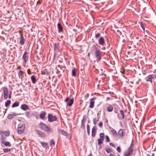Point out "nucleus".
<instances>
[{"label":"nucleus","mask_w":156,"mask_h":156,"mask_svg":"<svg viewBox=\"0 0 156 156\" xmlns=\"http://www.w3.org/2000/svg\"><path fill=\"white\" fill-rule=\"evenodd\" d=\"M96 50L95 52V56L97 58L98 61H100L101 58V51L100 49L98 48L95 47Z\"/></svg>","instance_id":"nucleus-1"},{"label":"nucleus","mask_w":156,"mask_h":156,"mask_svg":"<svg viewBox=\"0 0 156 156\" xmlns=\"http://www.w3.org/2000/svg\"><path fill=\"white\" fill-rule=\"evenodd\" d=\"M39 126L41 129L48 132L50 131V129L46 125L44 124L41 123L39 124Z\"/></svg>","instance_id":"nucleus-2"},{"label":"nucleus","mask_w":156,"mask_h":156,"mask_svg":"<svg viewBox=\"0 0 156 156\" xmlns=\"http://www.w3.org/2000/svg\"><path fill=\"white\" fill-rule=\"evenodd\" d=\"M3 92L4 99H6L9 96V90L8 89L5 87H4L2 88Z\"/></svg>","instance_id":"nucleus-3"},{"label":"nucleus","mask_w":156,"mask_h":156,"mask_svg":"<svg viewBox=\"0 0 156 156\" xmlns=\"http://www.w3.org/2000/svg\"><path fill=\"white\" fill-rule=\"evenodd\" d=\"M133 151V146L131 145L127 151L124 152V156H130L132 154Z\"/></svg>","instance_id":"nucleus-4"},{"label":"nucleus","mask_w":156,"mask_h":156,"mask_svg":"<svg viewBox=\"0 0 156 156\" xmlns=\"http://www.w3.org/2000/svg\"><path fill=\"white\" fill-rule=\"evenodd\" d=\"M28 53L27 50L26 49L23 54L22 56V59L23 61V63L26 64L28 59Z\"/></svg>","instance_id":"nucleus-5"},{"label":"nucleus","mask_w":156,"mask_h":156,"mask_svg":"<svg viewBox=\"0 0 156 156\" xmlns=\"http://www.w3.org/2000/svg\"><path fill=\"white\" fill-rule=\"evenodd\" d=\"M57 119L56 116L53 115L52 114H49L48 115V120L49 122H51L55 121Z\"/></svg>","instance_id":"nucleus-6"},{"label":"nucleus","mask_w":156,"mask_h":156,"mask_svg":"<svg viewBox=\"0 0 156 156\" xmlns=\"http://www.w3.org/2000/svg\"><path fill=\"white\" fill-rule=\"evenodd\" d=\"M65 101L67 103V105L70 106L73 104L74 100L73 99H70V98L68 97L66 99Z\"/></svg>","instance_id":"nucleus-7"},{"label":"nucleus","mask_w":156,"mask_h":156,"mask_svg":"<svg viewBox=\"0 0 156 156\" xmlns=\"http://www.w3.org/2000/svg\"><path fill=\"white\" fill-rule=\"evenodd\" d=\"M25 126L24 125H22L18 127V133L19 134H21L22 133L24 130Z\"/></svg>","instance_id":"nucleus-8"},{"label":"nucleus","mask_w":156,"mask_h":156,"mask_svg":"<svg viewBox=\"0 0 156 156\" xmlns=\"http://www.w3.org/2000/svg\"><path fill=\"white\" fill-rule=\"evenodd\" d=\"M125 134V132L123 129H120L118 133V136L120 138L122 137Z\"/></svg>","instance_id":"nucleus-9"},{"label":"nucleus","mask_w":156,"mask_h":156,"mask_svg":"<svg viewBox=\"0 0 156 156\" xmlns=\"http://www.w3.org/2000/svg\"><path fill=\"white\" fill-rule=\"evenodd\" d=\"M118 116L119 119H124V112L122 110L119 111V114H118Z\"/></svg>","instance_id":"nucleus-10"},{"label":"nucleus","mask_w":156,"mask_h":156,"mask_svg":"<svg viewBox=\"0 0 156 156\" xmlns=\"http://www.w3.org/2000/svg\"><path fill=\"white\" fill-rule=\"evenodd\" d=\"M98 43L99 45H103L105 43V40L102 37H101L98 40Z\"/></svg>","instance_id":"nucleus-11"},{"label":"nucleus","mask_w":156,"mask_h":156,"mask_svg":"<svg viewBox=\"0 0 156 156\" xmlns=\"http://www.w3.org/2000/svg\"><path fill=\"white\" fill-rule=\"evenodd\" d=\"M24 41L25 40L24 39L23 35V34H21L20 36V44L21 45H23L24 44Z\"/></svg>","instance_id":"nucleus-12"},{"label":"nucleus","mask_w":156,"mask_h":156,"mask_svg":"<svg viewBox=\"0 0 156 156\" xmlns=\"http://www.w3.org/2000/svg\"><path fill=\"white\" fill-rule=\"evenodd\" d=\"M36 132L38 135L41 137L43 138L46 136L45 134L44 133L40 131L37 130Z\"/></svg>","instance_id":"nucleus-13"},{"label":"nucleus","mask_w":156,"mask_h":156,"mask_svg":"<svg viewBox=\"0 0 156 156\" xmlns=\"http://www.w3.org/2000/svg\"><path fill=\"white\" fill-rule=\"evenodd\" d=\"M24 72L22 70H20L18 73V75L20 79H22L23 77Z\"/></svg>","instance_id":"nucleus-14"},{"label":"nucleus","mask_w":156,"mask_h":156,"mask_svg":"<svg viewBox=\"0 0 156 156\" xmlns=\"http://www.w3.org/2000/svg\"><path fill=\"white\" fill-rule=\"evenodd\" d=\"M17 115V114L16 113H14L12 114H9L7 116V118L9 119H11Z\"/></svg>","instance_id":"nucleus-15"},{"label":"nucleus","mask_w":156,"mask_h":156,"mask_svg":"<svg viewBox=\"0 0 156 156\" xmlns=\"http://www.w3.org/2000/svg\"><path fill=\"white\" fill-rule=\"evenodd\" d=\"M94 98H92L90 100V105L89 106V107L90 108H92L94 107Z\"/></svg>","instance_id":"nucleus-16"},{"label":"nucleus","mask_w":156,"mask_h":156,"mask_svg":"<svg viewBox=\"0 0 156 156\" xmlns=\"http://www.w3.org/2000/svg\"><path fill=\"white\" fill-rule=\"evenodd\" d=\"M21 108L23 110L26 111L29 109L28 106L26 104H23L21 106Z\"/></svg>","instance_id":"nucleus-17"},{"label":"nucleus","mask_w":156,"mask_h":156,"mask_svg":"<svg viewBox=\"0 0 156 156\" xmlns=\"http://www.w3.org/2000/svg\"><path fill=\"white\" fill-rule=\"evenodd\" d=\"M46 113L45 112H42L40 114V118L42 119H43L45 116V115H46Z\"/></svg>","instance_id":"nucleus-18"},{"label":"nucleus","mask_w":156,"mask_h":156,"mask_svg":"<svg viewBox=\"0 0 156 156\" xmlns=\"http://www.w3.org/2000/svg\"><path fill=\"white\" fill-rule=\"evenodd\" d=\"M147 79L146 80V81L147 82L150 81L151 83L152 82V80L153 79V77L152 75H149L147 77Z\"/></svg>","instance_id":"nucleus-19"},{"label":"nucleus","mask_w":156,"mask_h":156,"mask_svg":"<svg viewBox=\"0 0 156 156\" xmlns=\"http://www.w3.org/2000/svg\"><path fill=\"white\" fill-rule=\"evenodd\" d=\"M96 133V129L94 127H93L92 129V136L93 137H94L95 136Z\"/></svg>","instance_id":"nucleus-20"},{"label":"nucleus","mask_w":156,"mask_h":156,"mask_svg":"<svg viewBox=\"0 0 156 156\" xmlns=\"http://www.w3.org/2000/svg\"><path fill=\"white\" fill-rule=\"evenodd\" d=\"M59 132L60 133L62 134L63 135L66 136H68V133H66L65 131L63 130H60L59 131Z\"/></svg>","instance_id":"nucleus-21"},{"label":"nucleus","mask_w":156,"mask_h":156,"mask_svg":"<svg viewBox=\"0 0 156 156\" xmlns=\"http://www.w3.org/2000/svg\"><path fill=\"white\" fill-rule=\"evenodd\" d=\"M57 26L58 30L60 32L62 31L63 30V28L61 24L59 23H58L57 24Z\"/></svg>","instance_id":"nucleus-22"},{"label":"nucleus","mask_w":156,"mask_h":156,"mask_svg":"<svg viewBox=\"0 0 156 156\" xmlns=\"http://www.w3.org/2000/svg\"><path fill=\"white\" fill-rule=\"evenodd\" d=\"M31 80L33 83H35L36 82V79L34 76H32L31 77Z\"/></svg>","instance_id":"nucleus-23"},{"label":"nucleus","mask_w":156,"mask_h":156,"mask_svg":"<svg viewBox=\"0 0 156 156\" xmlns=\"http://www.w3.org/2000/svg\"><path fill=\"white\" fill-rule=\"evenodd\" d=\"M111 132L114 136H117V133L115 130L114 129L111 130Z\"/></svg>","instance_id":"nucleus-24"},{"label":"nucleus","mask_w":156,"mask_h":156,"mask_svg":"<svg viewBox=\"0 0 156 156\" xmlns=\"http://www.w3.org/2000/svg\"><path fill=\"white\" fill-rule=\"evenodd\" d=\"M76 69L75 68H73L72 71V75L73 76H76Z\"/></svg>","instance_id":"nucleus-25"},{"label":"nucleus","mask_w":156,"mask_h":156,"mask_svg":"<svg viewBox=\"0 0 156 156\" xmlns=\"http://www.w3.org/2000/svg\"><path fill=\"white\" fill-rule=\"evenodd\" d=\"M113 110V107L111 106L110 105L107 108V110L109 112H111Z\"/></svg>","instance_id":"nucleus-26"},{"label":"nucleus","mask_w":156,"mask_h":156,"mask_svg":"<svg viewBox=\"0 0 156 156\" xmlns=\"http://www.w3.org/2000/svg\"><path fill=\"white\" fill-rule=\"evenodd\" d=\"M103 139L100 138H99L98 139V145H101L103 142Z\"/></svg>","instance_id":"nucleus-27"},{"label":"nucleus","mask_w":156,"mask_h":156,"mask_svg":"<svg viewBox=\"0 0 156 156\" xmlns=\"http://www.w3.org/2000/svg\"><path fill=\"white\" fill-rule=\"evenodd\" d=\"M19 105V103L18 102H16L12 105V107L14 108L18 106Z\"/></svg>","instance_id":"nucleus-28"},{"label":"nucleus","mask_w":156,"mask_h":156,"mask_svg":"<svg viewBox=\"0 0 156 156\" xmlns=\"http://www.w3.org/2000/svg\"><path fill=\"white\" fill-rule=\"evenodd\" d=\"M54 50L56 51L58 49V44L55 43L54 44Z\"/></svg>","instance_id":"nucleus-29"},{"label":"nucleus","mask_w":156,"mask_h":156,"mask_svg":"<svg viewBox=\"0 0 156 156\" xmlns=\"http://www.w3.org/2000/svg\"><path fill=\"white\" fill-rule=\"evenodd\" d=\"M11 103V101L10 100H7L5 102V105L6 107H7Z\"/></svg>","instance_id":"nucleus-30"},{"label":"nucleus","mask_w":156,"mask_h":156,"mask_svg":"<svg viewBox=\"0 0 156 156\" xmlns=\"http://www.w3.org/2000/svg\"><path fill=\"white\" fill-rule=\"evenodd\" d=\"M105 137V135L104 133H100V139H104Z\"/></svg>","instance_id":"nucleus-31"},{"label":"nucleus","mask_w":156,"mask_h":156,"mask_svg":"<svg viewBox=\"0 0 156 156\" xmlns=\"http://www.w3.org/2000/svg\"><path fill=\"white\" fill-rule=\"evenodd\" d=\"M41 144L43 147H46L48 145V144L45 142H42L41 143Z\"/></svg>","instance_id":"nucleus-32"},{"label":"nucleus","mask_w":156,"mask_h":156,"mask_svg":"<svg viewBox=\"0 0 156 156\" xmlns=\"http://www.w3.org/2000/svg\"><path fill=\"white\" fill-rule=\"evenodd\" d=\"M4 145L5 146H11V144L10 143V142H5V143L4 144Z\"/></svg>","instance_id":"nucleus-33"},{"label":"nucleus","mask_w":156,"mask_h":156,"mask_svg":"<svg viewBox=\"0 0 156 156\" xmlns=\"http://www.w3.org/2000/svg\"><path fill=\"white\" fill-rule=\"evenodd\" d=\"M101 35V34L100 33H98L95 34V37L97 38H99Z\"/></svg>","instance_id":"nucleus-34"},{"label":"nucleus","mask_w":156,"mask_h":156,"mask_svg":"<svg viewBox=\"0 0 156 156\" xmlns=\"http://www.w3.org/2000/svg\"><path fill=\"white\" fill-rule=\"evenodd\" d=\"M50 144L51 146H52L55 144V142L53 140L51 139L50 141Z\"/></svg>","instance_id":"nucleus-35"},{"label":"nucleus","mask_w":156,"mask_h":156,"mask_svg":"<svg viewBox=\"0 0 156 156\" xmlns=\"http://www.w3.org/2000/svg\"><path fill=\"white\" fill-rule=\"evenodd\" d=\"M90 127L89 125H87V133L88 135L90 134Z\"/></svg>","instance_id":"nucleus-36"},{"label":"nucleus","mask_w":156,"mask_h":156,"mask_svg":"<svg viewBox=\"0 0 156 156\" xmlns=\"http://www.w3.org/2000/svg\"><path fill=\"white\" fill-rule=\"evenodd\" d=\"M98 120L96 118H94L93 120V123L94 124H96Z\"/></svg>","instance_id":"nucleus-37"},{"label":"nucleus","mask_w":156,"mask_h":156,"mask_svg":"<svg viewBox=\"0 0 156 156\" xmlns=\"http://www.w3.org/2000/svg\"><path fill=\"white\" fill-rule=\"evenodd\" d=\"M107 153H110L111 152L112 150L110 148H106L105 149Z\"/></svg>","instance_id":"nucleus-38"},{"label":"nucleus","mask_w":156,"mask_h":156,"mask_svg":"<svg viewBox=\"0 0 156 156\" xmlns=\"http://www.w3.org/2000/svg\"><path fill=\"white\" fill-rule=\"evenodd\" d=\"M105 139L107 142H109L110 141L109 138L108 136L106 135L105 136Z\"/></svg>","instance_id":"nucleus-39"},{"label":"nucleus","mask_w":156,"mask_h":156,"mask_svg":"<svg viewBox=\"0 0 156 156\" xmlns=\"http://www.w3.org/2000/svg\"><path fill=\"white\" fill-rule=\"evenodd\" d=\"M26 115L27 117H29L30 115V113L29 112H27L26 113Z\"/></svg>","instance_id":"nucleus-40"},{"label":"nucleus","mask_w":156,"mask_h":156,"mask_svg":"<svg viewBox=\"0 0 156 156\" xmlns=\"http://www.w3.org/2000/svg\"><path fill=\"white\" fill-rule=\"evenodd\" d=\"M140 26L142 28L143 30L144 31L145 30V28H144V25L142 23H141L140 24Z\"/></svg>","instance_id":"nucleus-41"},{"label":"nucleus","mask_w":156,"mask_h":156,"mask_svg":"<svg viewBox=\"0 0 156 156\" xmlns=\"http://www.w3.org/2000/svg\"><path fill=\"white\" fill-rule=\"evenodd\" d=\"M3 151L7 153V152H8V151H10V149H8L6 148V149H4Z\"/></svg>","instance_id":"nucleus-42"},{"label":"nucleus","mask_w":156,"mask_h":156,"mask_svg":"<svg viewBox=\"0 0 156 156\" xmlns=\"http://www.w3.org/2000/svg\"><path fill=\"white\" fill-rule=\"evenodd\" d=\"M117 151L118 152H121V148L119 147H118L117 148Z\"/></svg>","instance_id":"nucleus-43"},{"label":"nucleus","mask_w":156,"mask_h":156,"mask_svg":"<svg viewBox=\"0 0 156 156\" xmlns=\"http://www.w3.org/2000/svg\"><path fill=\"white\" fill-rule=\"evenodd\" d=\"M102 125H103V124L101 122H100L99 123V124H98V125L100 127H101L102 126Z\"/></svg>","instance_id":"nucleus-44"},{"label":"nucleus","mask_w":156,"mask_h":156,"mask_svg":"<svg viewBox=\"0 0 156 156\" xmlns=\"http://www.w3.org/2000/svg\"><path fill=\"white\" fill-rule=\"evenodd\" d=\"M110 146H112L113 147H115V145L114 144H113L112 143H110Z\"/></svg>","instance_id":"nucleus-45"},{"label":"nucleus","mask_w":156,"mask_h":156,"mask_svg":"<svg viewBox=\"0 0 156 156\" xmlns=\"http://www.w3.org/2000/svg\"><path fill=\"white\" fill-rule=\"evenodd\" d=\"M27 72L28 74H31V71L30 69H28L27 70Z\"/></svg>","instance_id":"nucleus-46"},{"label":"nucleus","mask_w":156,"mask_h":156,"mask_svg":"<svg viewBox=\"0 0 156 156\" xmlns=\"http://www.w3.org/2000/svg\"><path fill=\"white\" fill-rule=\"evenodd\" d=\"M2 143L3 144H4L5 143V141L4 138H1Z\"/></svg>","instance_id":"nucleus-47"},{"label":"nucleus","mask_w":156,"mask_h":156,"mask_svg":"<svg viewBox=\"0 0 156 156\" xmlns=\"http://www.w3.org/2000/svg\"><path fill=\"white\" fill-rule=\"evenodd\" d=\"M11 93H10V94L9 95V99H10L11 98Z\"/></svg>","instance_id":"nucleus-48"},{"label":"nucleus","mask_w":156,"mask_h":156,"mask_svg":"<svg viewBox=\"0 0 156 156\" xmlns=\"http://www.w3.org/2000/svg\"><path fill=\"white\" fill-rule=\"evenodd\" d=\"M88 156H93V155H92V154H90Z\"/></svg>","instance_id":"nucleus-49"},{"label":"nucleus","mask_w":156,"mask_h":156,"mask_svg":"<svg viewBox=\"0 0 156 156\" xmlns=\"http://www.w3.org/2000/svg\"><path fill=\"white\" fill-rule=\"evenodd\" d=\"M7 134H8V135H9V132H7Z\"/></svg>","instance_id":"nucleus-50"},{"label":"nucleus","mask_w":156,"mask_h":156,"mask_svg":"<svg viewBox=\"0 0 156 156\" xmlns=\"http://www.w3.org/2000/svg\"><path fill=\"white\" fill-rule=\"evenodd\" d=\"M18 69H19H19H20V68H21V67H20V66L18 67Z\"/></svg>","instance_id":"nucleus-51"},{"label":"nucleus","mask_w":156,"mask_h":156,"mask_svg":"<svg viewBox=\"0 0 156 156\" xmlns=\"http://www.w3.org/2000/svg\"><path fill=\"white\" fill-rule=\"evenodd\" d=\"M40 3V2L39 1L37 2V3Z\"/></svg>","instance_id":"nucleus-52"},{"label":"nucleus","mask_w":156,"mask_h":156,"mask_svg":"<svg viewBox=\"0 0 156 156\" xmlns=\"http://www.w3.org/2000/svg\"><path fill=\"white\" fill-rule=\"evenodd\" d=\"M90 55V53H89L88 54V56H89Z\"/></svg>","instance_id":"nucleus-53"}]
</instances>
